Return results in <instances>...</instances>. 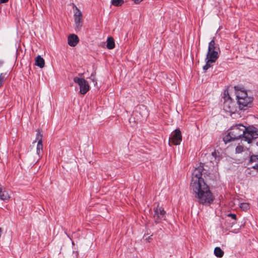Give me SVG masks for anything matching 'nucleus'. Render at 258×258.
Segmentation results:
<instances>
[{"mask_svg": "<svg viewBox=\"0 0 258 258\" xmlns=\"http://www.w3.org/2000/svg\"><path fill=\"white\" fill-rule=\"evenodd\" d=\"M224 253V251L221 249L220 247H216L215 248L214 254L217 257L221 258L223 257Z\"/></svg>", "mask_w": 258, "mask_h": 258, "instance_id": "18", "label": "nucleus"}, {"mask_svg": "<svg viewBox=\"0 0 258 258\" xmlns=\"http://www.w3.org/2000/svg\"><path fill=\"white\" fill-rule=\"evenodd\" d=\"M225 101L224 102V108L226 111L232 112L233 111V103L232 99L227 93V95L224 97Z\"/></svg>", "mask_w": 258, "mask_h": 258, "instance_id": "11", "label": "nucleus"}, {"mask_svg": "<svg viewBox=\"0 0 258 258\" xmlns=\"http://www.w3.org/2000/svg\"><path fill=\"white\" fill-rule=\"evenodd\" d=\"M94 74H95V72L92 73V74H91V77H90V79H91V80L93 82H94V83H95V84H94V85H95L96 84H97V83L96 80H95V79Z\"/></svg>", "mask_w": 258, "mask_h": 258, "instance_id": "27", "label": "nucleus"}, {"mask_svg": "<svg viewBox=\"0 0 258 258\" xmlns=\"http://www.w3.org/2000/svg\"><path fill=\"white\" fill-rule=\"evenodd\" d=\"M74 10H76L74 14V17L82 18V13L81 11L75 5L73 7Z\"/></svg>", "mask_w": 258, "mask_h": 258, "instance_id": "19", "label": "nucleus"}, {"mask_svg": "<svg viewBox=\"0 0 258 258\" xmlns=\"http://www.w3.org/2000/svg\"><path fill=\"white\" fill-rule=\"evenodd\" d=\"M123 3V0H111V4L116 7L121 6Z\"/></svg>", "mask_w": 258, "mask_h": 258, "instance_id": "20", "label": "nucleus"}, {"mask_svg": "<svg viewBox=\"0 0 258 258\" xmlns=\"http://www.w3.org/2000/svg\"><path fill=\"white\" fill-rule=\"evenodd\" d=\"M35 64L41 69L43 68L45 65L44 59L40 55H38L35 58Z\"/></svg>", "mask_w": 258, "mask_h": 258, "instance_id": "13", "label": "nucleus"}, {"mask_svg": "<svg viewBox=\"0 0 258 258\" xmlns=\"http://www.w3.org/2000/svg\"><path fill=\"white\" fill-rule=\"evenodd\" d=\"M74 81L77 83L80 86V93L82 95L86 94L90 89V86L88 83L84 78H80L78 77L74 78Z\"/></svg>", "mask_w": 258, "mask_h": 258, "instance_id": "8", "label": "nucleus"}, {"mask_svg": "<svg viewBox=\"0 0 258 258\" xmlns=\"http://www.w3.org/2000/svg\"><path fill=\"white\" fill-rule=\"evenodd\" d=\"M68 41L70 46L74 47L79 43V39L77 35L72 34L69 36Z\"/></svg>", "mask_w": 258, "mask_h": 258, "instance_id": "12", "label": "nucleus"}, {"mask_svg": "<svg viewBox=\"0 0 258 258\" xmlns=\"http://www.w3.org/2000/svg\"><path fill=\"white\" fill-rule=\"evenodd\" d=\"M258 146V143H256L255 145L253 146L252 150L250 153V154H252V153H254V149H256V151L258 152V148H256V146Z\"/></svg>", "mask_w": 258, "mask_h": 258, "instance_id": "29", "label": "nucleus"}, {"mask_svg": "<svg viewBox=\"0 0 258 258\" xmlns=\"http://www.w3.org/2000/svg\"><path fill=\"white\" fill-rule=\"evenodd\" d=\"M211 155L215 159L216 161H219L220 160V153L218 151L215 150L212 153Z\"/></svg>", "mask_w": 258, "mask_h": 258, "instance_id": "21", "label": "nucleus"}, {"mask_svg": "<svg viewBox=\"0 0 258 258\" xmlns=\"http://www.w3.org/2000/svg\"><path fill=\"white\" fill-rule=\"evenodd\" d=\"M227 217L231 218V220L233 221V223H237V216L235 214L229 213L227 215Z\"/></svg>", "mask_w": 258, "mask_h": 258, "instance_id": "22", "label": "nucleus"}, {"mask_svg": "<svg viewBox=\"0 0 258 258\" xmlns=\"http://www.w3.org/2000/svg\"><path fill=\"white\" fill-rule=\"evenodd\" d=\"M191 188L196 201L199 204L207 206L213 204L215 197L211 191L210 186L206 182L198 183Z\"/></svg>", "mask_w": 258, "mask_h": 258, "instance_id": "1", "label": "nucleus"}, {"mask_svg": "<svg viewBox=\"0 0 258 258\" xmlns=\"http://www.w3.org/2000/svg\"><path fill=\"white\" fill-rule=\"evenodd\" d=\"M3 63H4L3 61L0 60V67L2 66Z\"/></svg>", "mask_w": 258, "mask_h": 258, "instance_id": "34", "label": "nucleus"}, {"mask_svg": "<svg viewBox=\"0 0 258 258\" xmlns=\"http://www.w3.org/2000/svg\"><path fill=\"white\" fill-rule=\"evenodd\" d=\"M258 148V146H256ZM256 149H254V153L250 155L249 159L247 163L249 168H252L258 170V152L256 151Z\"/></svg>", "mask_w": 258, "mask_h": 258, "instance_id": "10", "label": "nucleus"}, {"mask_svg": "<svg viewBox=\"0 0 258 258\" xmlns=\"http://www.w3.org/2000/svg\"><path fill=\"white\" fill-rule=\"evenodd\" d=\"M4 79V76H3V74L1 73L0 74V87L3 85V80Z\"/></svg>", "mask_w": 258, "mask_h": 258, "instance_id": "28", "label": "nucleus"}, {"mask_svg": "<svg viewBox=\"0 0 258 258\" xmlns=\"http://www.w3.org/2000/svg\"><path fill=\"white\" fill-rule=\"evenodd\" d=\"M182 141V136L179 129L175 130L171 134L169 138V145L171 142L174 145H178Z\"/></svg>", "mask_w": 258, "mask_h": 258, "instance_id": "9", "label": "nucleus"}, {"mask_svg": "<svg viewBox=\"0 0 258 258\" xmlns=\"http://www.w3.org/2000/svg\"><path fill=\"white\" fill-rule=\"evenodd\" d=\"M2 232H3V229L2 228L0 227V237H1Z\"/></svg>", "mask_w": 258, "mask_h": 258, "instance_id": "33", "label": "nucleus"}, {"mask_svg": "<svg viewBox=\"0 0 258 258\" xmlns=\"http://www.w3.org/2000/svg\"><path fill=\"white\" fill-rule=\"evenodd\" d=\"M243 151V147L242 146H237L235 148L236 153H241Z\"/></svg>", "mask_w": 258, "mask_h": 258, "instance_id": "25", "label": "nucleus"}, {"mask_svg": "<svg viewBox=\"0 0 258 258\" xmlns=\"http://www.w3.org/2000/svg\"><path fill=\"white\" fill-rule=\"evenodd\" d=\"M106 47L109 49H112L115 47V42L114 39L112 37H108L107 39Z\"/></svg>", "mask_w": 258, "mask_h": 258, "instance_id": "16", "label": "nucleus"}, {"mask_svg": "<svg viewBox=\"0 0 258 258\" xmlns=\"http://www.w3.org/2000/svg\"><path fill=\"white\" fill-rule=\"evenodd\" d=\"M8 192L6 190H3L2 188L0 187V199L3 201L8 200L10 199Z\"/></svg>", "mask_w": 258, "mask_h": 258, "instance_id": "15", "label": "nucleus"}, {"mask_svg": "<svg viewBox=\"0 0 258 258\" xmlns=\"http://www.w3.org/2000/svg\"><path fill=\"white\" fill-rule=\"evenodd\" d=\"M204 171V164L202 163L198 167L194 170L192 172L190 187L197 185L198 183L202 184L203 182H206L203 177V176L205 177L206 173H203Z\"/></svg>", "mask_w": 258, "mask_h": 258, "instance_id": "5", "label": "nucleus"}, {"mask_svg": "<svg viewBox=\"0 0 258 258\" xmlns=\"http://www.w3.org/2000/svg\"><path fill=\"white\" fill-rule=\"evenodd\" d=\"M220 49L218 44L216 43L214 38L209 43L208 50L205 58L206 64L203 69L205 71L208 70L212 67V63L216 61L219 57Z\"/></svg>", "mask_w": 258, "mask_h": 258, "instance_id": "3", "label": "nucleus"}, {"mask_svg": "<svg viewBox=\"0 0 258 258\" xmlns=\"http://www.w3.org/2000/svg\"><path fill=\"white\" fill-rule=\"evenodd\" d=\"M36 152L37 154L39 156H40L43 153V144L41 139L39 141H38L36 148Z\"/></svg>", "mask_w": 258, "mask_h": 258, "instance_id": "17", "label": "nucleus"}, {"mask_svg": "<svg viewBox=\"0 0 258 258\" xmlns=\"http://www.w3.org/2000/svg\"><path fill=\"white\" fill-rule=\"evenodd\" d=\"M9 2V0H0L1 4H5Z\"/></svg>", "mask_w": 258, "mask_h": 258, "instance_id": "31", "label": "nucleus"}, {"mask_svg": "<svg viewBox=\"0 0 258 258\" xmlns=\"http://www.w3.org/2000/svg\"><path fill=\"white\" fill-rule=\"evenodd\" d=\"M244 125L241 124H236L232 125L229 130L227 135L224 137L223 141L227 144L231 141H234L241 138H243Z\"/></svg>", "mask_w": 258, "mask_h": 258, "instance_id": "4", "label": "nucleus"}, {"mask_svg": "<svg viewBox=\"0 0 258 258\" xmlns=\"http://www.w3.org/2000/svg\"><path fill=\"white\" fill-rule=\"evenodd\" d=\"M244 131L243 138L248 144L258 137V129L253 125L244 126Z\"/></svg>", "mask_w": 258, "mask_h": 258, "instance_id": "6", "label": "nucleus"}, {"mask_svg": "<svg viewBox=\"0 0 258 258\" xmlns=\"http://www.w3.org/2000/svg\"><path fill=\"white\" fill-rule=\"evenodd\" d=\"M240 208L243 211H246L249 209V205L246 203H241L240 205Z\"/></svg>", "mask_w": 258, "mask_h": 258, "instance_id": "24", "label": "nucleus"}, {"mask_svg": "<svg viewBox=\"0 0 258 258\" xmlns=\"http://www.w3.org/2000/svg\"><path fill=\"white\" fill-rule=\"evenodd\" d=\"M79 75L80 76H82V74H79Z\"/></svg>", "mask_w": 258, "mask_h": 258, "instance_id": "35", "label": "nucleus"}, {"mask_svg": "<svg viewBox=\"0 0 258 258\" xmlns=\"http://www.w3.org/2000/svg\"><path fill=\"white\" fill-rule=\"evenodd\" d=\"M42 131L41 130L38 129L37 130V136H36V140H38V141H39L40 139H41V141H42L43 135H42Z\"/></svg>", "mask_w": 258, "mask_h": 258, "instance_id": "23", "label": "nucleus"}, {"mask_svg": "<svg viewBox=\"0 0 258 258\" xmlns=\"http://www.w3.org/2000/svg\"><path fill=\"white\" fill-rule=\"evenodd\" d=\"M75 23V30L80 31L83 25L82 18L74 17Z\"/></svg>", "mask_w": 258, "mask_h": 258, "instance_id": "14", "label": "nucleus"}, {"mask_svg": "<svg viewBox=\"0 0 258 258\" xmlns=\"http://www.w3.org/2000/svg\"><path fill=\"white\" fill-rule=\"evenodd\" d=\"M237 103L240 110H245L253 106V97L248 95V92L243 87H234Z\"/></svg>", "mask_w": 258, "mask_h": 258, "instance_id": "2", "label": "nucleus"}, {"mask_svg": "<svg viewBox=\"0 0 258 258\" xmlns=\"http://www.w3.org/2000/svg\"><path fill=\"white\" fill-rule=\"evenodd\" d=\"M233 220H230L229 222H228V220H226V223H227L228 225V228H232V226L235 224L236 223H233Z\"/></svg>", "mask_w": 258, "mask_h": 258, "instance_id": "26", "label": "nucleus"}, {"mask_svg": "<svg viewBox=\"0 0 258 258\" xmlns=\"http://www.w3.org/2000/svg\"><path fill=\"white\" fill-rule=\"evenodd\" d=\"M151 239V236L148 237L146 239V240H147L148 242H150V240Z\"/></svg>", "mask_w": 258, "mask_h": 258, "instance_id": "32", "label": "nucleus"}, {"mask_svg": "<svg viewBox=\"0 0 258 258\" xmlns=\"http://www.w3.org/2000/svg\"><path fill=\"white\" fill-rule=\"evenodd\" d=\"M154 218L156 223H159L162 220H166V212L162 206H159V204L154 209Z\"/></svg>", "mask_w": 258, "mask_h": 258, "instance_id": "7", "label": "nucleus"}, {"mask_svg": "<svg viewBox=\"0 0 258 258\" xmlns=\"http://www.w3.org/2000/svg\"><path fill=\"white\" fill-rule=\"evenodd\" d=\"M135 4H140L142 1H143V0H132Z\"/></svg>", "mask_w": 258, "mask_h": 258, "instance_id": "30", "label": "nucleus"}]
</instances>
